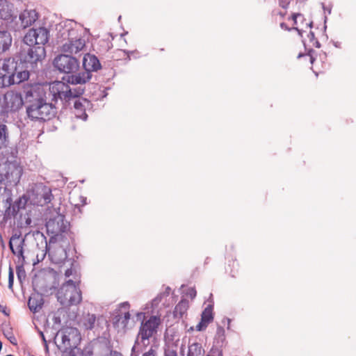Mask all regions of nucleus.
<instances>
[{
	"label": "nucleus",
	"mask_w": 356,
	"mask_h": 356,
	"mask_svg": "<svg viewBox=\"0 0 356 356\" xmlns=\"http://www.w3.org/2000/svg\"><path fill=\"white\" fill-rule=\"evenodd\" d=\"M304 56V54H303L300 53V54H298V58H300V57H302V56Z\"/></svg>",
	"instance_id": "obj_47"
},
{
	"label": "nucleus",
	"mask_w": 356,
	"mask_h": 356,
	"mask_svg": "<svg viewBox=\"0 0 356 356\" xmlns=\"http://www.w3.org/2000/svg\"><path fill=\"white\" fill-rule=\"evenodd\" d=\"M54 323L55 324H60V318L59 316H54Z\"/></svg>",
	"instance_id": "obj_42"
},
{
	"label": "nucleus",
	"mask_w": 356,
	"mask_h": 356,
	"mask_svg": "<svg viewBox=\"0 0 356 356\" xmlns=\"http://www.w3.org/2000/svg\"><path fill=\"white\" fill-rule=\"evenodd\" d=\"M46 227L48 232L55 235L65 232L67 229V222L64 221L63 216H58L53 220H49L47 222Z\"/></svg>",
	"instance_id": "obj_16"
},
{
	"label": "nucleus",
	"mask_w": 356,
	"mask_h": 356,
	"mask_svg": "<svg viewBox=\"0 0 356 356\" xmlns=\"http://www.w3.org/2000/svg\"><path fill=\"white\" fill-rule=\"evenodd\" d=\"M12 38L7 31H0V44H11Z\"/></svg>",
	"instance_id": "obj_26"
},
{
	"label": "nucleus",
	"mask_w": 356,
	"mask_h": 356,
	"mask_svg": "<svg viewBox=\"0 0 356 356\" xmlns=\"http://www.w3.org/2000/svg\"><path fill=\"white\" fill-rule=\"evenodd\" d=\"M142 356H156V350L151 347L149 350L143 354Z\"/></svg>",
	"instance_id": "obj_32"
},
{
	"label": "nucleus",
	"mask_w": 356,
	"mask_h": 356,
	"mask_svg": "<svg viewBox=\"0 0 356 356\" xmlns=\"http://www.w3.org/2000/svg\"><path fill=\"white\" fill-rule=\"evenodd\" d=\"M63 35H66L67 41L62 42V44H86L89 42L92 43V41L90 40V34L86 29H71L67 31V33H63Z\"/></svg>",
	"instance_id": "obj_9"
},
{
	"label": "nucleus",
	"mask_w": 356,
	"mask_h": 356,
	"mask_svg": "<svg viewBox=\"0 0 356 356\" xmlns=\"http://www.w3.org/2000/svg\"><path fill=\"white\" fill-rule=\"evenodd\" d=\"M30 96L33 97V89L32 88L26 92V97H30Z\"/></svg>",
	"instance_id": "obj_46"
},
{
	"label": "nucleus",
	"mask_w": 356,
	"mask_h": 356,
	"mask_svg": "<svg viewBox=\"0 0 356 356\" xmlns=\"http://www.w3.org/2000/svg\"><path fill=\"white\" fill-rule=\"evenodd\" d=\"M92 74L87 72H81L76 74H70L63 79L67 82L54 81L49 85V95L52 100L67 102L71 99L78 97L84 92L81 86L89 81Z\"/></svg>",
	"instance_id": "obj_1"
},
{
	"label": "nucleus",
	"mask_w": 356,
	"mask_h": 356,
	"mask_svg": "<svg viewBox=\"0 0 356 356\" xmlns=\"http://www.w3.org/2000/svg\"><path fill=\"white\" fill-rule=\"evenodd\" d=\"M327 11H328V12H329V13H331V10H330V9H327Z\"/></svg>",
	"instance_id": "obj_51"
},
{
	"label": "nucleus",
	"mask_w": 356,
	"mask_h": 356,
	"mask_svg": "<svg viewBox=\"0 0 356 356\" xmlns=\"http://www.w3.org/2000/svg\"><path fill=\"white\" fill-rule=\"evenodd\" d=\"M22 175V167L16 162L0 164V182L6 185L15 186Z\"/></svg>",
	"instance_id": "obj_7"
},
{
	"label": "nucleus",
	"mask_w": 356,
	"mask_h": 356,
	"mask_svg": "<svg viewBox=\"0 0 356 356\" xmlns=\"http://www.w3.org/2000/svg\"><path fill=\"white\" fill-rule=\"evenodd\" d=\"M13 282H14V273H13L12 268L10 267L9 273H8V288L10 289H13Z\"/></svg>",
	"instance_id": "obj_28"
},
{
	"label": "nucleus",
	"mask_w": 356,
	"mask_h": 356,
	"mask_svg": "<svg viewBox=\"0 0 356 356\" xmlns=\"http://www.w3.org/2000/svg\"><path fill=\"white\" fill-rule=\"evenodd\" d=\"M316 44L319 45V42L318 41L316 42Z\"/></svg>",
	"instance_id": "obj_52"
},
{
	"label": "nucleus",
	"mask_w": 356,
	"mask_h": 356,
	"mask_svg": "<svg viewBox=\"0 0 356 356\" xmlns=\"http://www.w3.org/2000/svg\"><path fill=\"white\" fill-rule=\"evenodd\" d=\"M40 336H41V337L42 339V341L44 342V346H45V349H46L47 351H48L47 342V340H46V339L44 337V335L43 332H40Z\"/></svg>",
	"instance_id": "obj_41"
},
{
	"label": "nucleus",
	"mask_w": 356,
	"mask_h": 356,
	"mask_svg": "<svg viewBox=\"0 0 356 356\" xmlns=\"http://www.w3.org/2000/svg\"><path fill=\"white\" fill-rule=\"evenodd\" d=\"M213 319L212 307L209 305L203 311L201 316V321L195 327L197 331H202L207 328L209 323Z\"/></svg>",
	"instance_id": "obj_19"
},
{
	"label": "nucleus",
	"mask_w": 356,
	"mask_h": 356,
	"mask_svg": "<svg viewBox=\"0 0 356 356\" xmlns=\"http://www.w3.org/2000/svg\"><path fill=\"white\" fill-rule=\"evenodd\" d=\"M9 46H0V54L8 49Z\"/></svg>",
	"instance_id": "obj_43"
},
{
	"label": "nucleus",
	"mask_w": 356,
	"mask_h": 356,
	"mask_svg": "<svg viewBox=\"0 0 356 356\" xmlns=\"http://www.w3.org/2000/svg\"><path fill=\"white\" fill-rule=\"evenodd\" d=\"M84 103H88L86 99L83 100Z\"/></svg>",
	"instance_id": "obj_53"
},
{
	"label": "nucleus",
	"mask_w": 356,
	"mask_h": 356,
	"mask_svg": "<svg viewBox=\"0 0 356 356\" xmlns=\"http://www.w3.org/2000/svg\"><path fill=\"white\" fill-rule=\"evenodd\" d=\"M130 314L129 312H125L124 314V316H123V318L124 320L122 321V323H126L130 318Z\"/></svg>",
	"instance_id": "obj_40"
},
{
	"label": "nucleus",
	"mask_w": 356,
	"mask_h": 356,
	"mask_svg": "<svg viewBox=\"0 0 356 356\" xmlns=\"http://www.w3.org/2000/svg\"><path fill=\"white\" fill-rule=\"evenodd\" d=\"M24 245V238L19 235L14 234L11 236L9 241V246L12 252L16 255L23 263L24 261L23 247Z\"/></svg>",
	"instance_id": "obj_14"
},
{
	"label": "nucleus",
	"mask_w": 356,
	"mask_h": 356,
	"mask_svg": "<svg viewBox=\"0 0 356 356\" xmlns=\"http://www.w3.org/2000/svg\"><path fill=\"white\" fill-rule=\"evenodd\" d=\"M307 55L309 56L310 62L312 63L314 62V60H315L314 51L312 49H309L308 52H307Z\"/></svg>",
	"instance_id": "obj_37"
},
{
	"label": "nucleus",
	"mask_w": 356,
	"mask_h": 356,
	"mask_svg": "<svg viewBox=\"0 0 356 356\" xmlns=\"http://www.w3.org/2000/svg\"><path fill=\"white\" fill-rule=\"evenodd\" d=\"M187 296H189L191 298H194L196 296V291L194 288H190L188 289V291L187 292Z\"/></svg>",
	"instance_id": "obj_34"
},
{
	"label": "nucleus",
	"mask_w": 356,
	"mask_h": 356,
	"mask_svg": "<svg viewBox=\"0 0 356 356\" xmlns=\"http://www.w3.org/2000/svg\"><path fill=\"white\" fill-rule=\"evenodd\" d=\"M29 197L33 204L44 206L51 201L53 196L49 187L42 183H36L31 186Z\"/></svg>",
	"instance_id": "obj_8"
},
{
	"label": "nucleus",
	"mask_w": 356,
	"mask_h": 356,
	"mask_svg": "<svg viewBox=\"0 0 356 356\" xmlns=\"http://www.w3.org/2000/svg\"><path fill=\"white\" fill-rule=\"evenodd\" d=\"M26 113L32 120L46 121L55 115L56 108L51 103H47L42 98H39L27 107Z\"/></svg>",
	"instance_id": "obj_3"
},
{
	"label": "nucleus",
	"mask_w": 356,
	"mask_h": 356,
	"mask_svg": "<svg viewBox=\"0 0 356 356\" xmlns=\"http://www.w3.org/2000/svg\"><path fill=\"white\" fill-rule=\"evenodd\" d=\"M327 11H328V12H329V13H331V10H330V9H327Z\"/></svg>",
	"instance_id": "obj_50"
},
{
	"label": "nucleus",
	"mask_w": 356,
	"mask_h": 356,
	"mask_svg": "<svg viewBox=\"0 0 356 356\" xmlns=\"http://www.w3.org/2000/svg\"><path fill=\"white\" fill-rule=\"evenodd\" d=\"M54 67L60 72L71 74L79 68L78 60L70 56L60 54L54 60Z\"/></svg>",
	"instance_id": "obj_11"
},
{
	"label": "nucleus",
	"mask_w": 356,
	"mask_h": 356,
	"mask_svg": "<svg viewBox=\"0 0 356 356\" xmlns=\"http://www.w3.org/2000/svg\"><path fill=\"white\" fill-rule=\"evenodd\" d=\"M83 66L84 68L83 72H89L92 74V72H97L101 68V64L98 58L95 56L87 54L84 56L83 59Z\"/></svg>",
	"instance_id": "obj_17"
},
{
	"label": "nucleus",
	"mask_w": 356,
	"mask_h": 356,
	"mask_svg": "<svg viewBox=\"0 0 356 356\" xmlns=\"http://www.w3.org/2000/svg\"><path fill=\"white\" fill-rule=\"evenodd\" d=\"M127 33H124V34H121V35H120V38H122L124 35H127Z\"/></svg>",
	"instance_id": "obj_49"
},
{
	"label": "nucleus",
	"mask_w": 356,
	"mask_h": 356,
	"mask_svg": "<svg viewBox=\"0 0 356 356\" xmlns=\"http://www.w3.org/2000/svg\"><path fill=\"white\" fill-rule=\"evenodd\" d=\"M13 4L8 0H0V17L9 20L13 17Z\"/></svg>",
	"instance_id": "obj_20"
},
{
	"label": "nucleus",
	"mask_w": 356,
	"mask_h": 356,
	"mask_svg": "<svg viewBox=\"0 0 356 356\" xmlns=\"http://www.w3.org/2000/svg\"><path fill=\"white\" fill-rule=\"evenodd\" d=\"M170 287H167L166 289H165V291L164 293H163V296H168L170 293Z\"/></svg>",
	"instance_id": "obj_44"
},
{
	"label": "nucleus",
	"mask_w": 356,
	"mask_h": 356,
	"mask_svg": "<svg viewBox=\"0 0 356 356\" xmlns=\"http://www.w3.org/2000/svg\"><path fill=\"white\" fill-rule=\"evenodd\" d=\"M44 304L42 296L39 293L32 294L28 301V306L30 310L34 313L40 311Z\"/></svg>",
	"instance_id": "obj_21"
},
{
	"label": "nucleus",
	"mask_w": 356,
	"mask_h": 356,
	"mask_svg": "<svg viewBox=\"0 0 356 356\" xmlns=\"http://www.w3.org/2000/svg\"><path fill=\"white\" fill-rule=\"evenodd\" d=\"M72 273V270L71 269H67L66 271H65V276L66 277H70Z\"/></svg>",
	"instance_id": "obj_45"
},
{
	"label": "nucleus",
	"mask_w": 356,
	"mask_h": 356,
	"mask_svg": "<svg viewBox=\"0 0 356 356\" xmlns=\"http://www.w3.org/2000/svg\"><path fill=\"white\" fill-rule=\"evenodd\" d=\"M204 350L200 343L194 342L188 345L187 356H203Z\"/></svg>",
	"instance_id": "obj_23"
},
{
	"label": "nucleus",
	"mask_w": 356,
	"mask_h": 356,
	"mask_svg": "<svg viewBox=\"0 0 356 356\" xmlns=\"http://www.w3.org/2000/svg\"><path fill=\"white\" fill-rule=\"evenodd\" d=\"M49 31L44 27L31 29L25 35L23 42L25 44H47L49 41Z\"/></svg>",
	"instance_id": "obj_10"
},
{
	"label": "nucleus",
	"mask_w": 356,
	"mask_h": 356,
	"mask_svg": "<svg viewBox=\"0 0 356 356\" xmlns=\"http://www.w3.org/2000/svg\"><path fill=\"white\" fill-rule=\"evenodd\" d=\"M24 104L21 93L14 90L6 92L0 97V113L8 115L19 111Z\"/></svg>",
	"instance_id": "obj_6"
},
{
	"label": "nucleus",
	"mask_w": 356,
	"mask_h": 356,
	"mask_svg": "<svg viewBox=\"0 0 356 356\" xmlns=\"http://www.w3.org/2000/svg\"><path fill=\"white\" fill-rule=\"evenodd\" d=\"M163 298V294H159L154 300L152 301V307L155 309L158 307L159 303L161 302Z\"/></svg>",
	"instance_id": "obj_29"
},
{
	"label": "nucleus",
	"mask_w": 356,
	"mask_h": 356,
	"mask_svg": "<svg viewBox=\"0 0 356 356\" xmlns=\"http://www.w3.org/2000/svg\"><path fill=\"white\" fill-rule=\"evenodd\" d=\"M17 274L19 280L21 281L26 276L25 271L22 267L17 268Z\"/></svg>",
	"instance_id": "obj_30"
},
{
	"label": "nucleus",
	"mask_w": 356,
	"mask_h": 356,
	"mask_svg": "<svg viewBox=\"0 0 356 356\" xmlns=\"http://www.w3.org/2000/svg\"><path fill=\"white\" fill-rule=\"evenodd\" d=\"M29 77V72L25 67L24 63L22 61L19 62V65L10 79H8L3 82V78H0V88L8 87L11 85L19 84L24 81H26Z\"/></svg>",
	"instance_id": "obj_12"
},
{
	"label": "nucleus",
	"mask_w": 356,
	"mask_h": 356,
	"mask_svg": "<svg viewBox=\"0 0 356 356\" xmlns=\"http://www.w3.org/2000/svg\"><path fill=\"white\" fill-rule=\"evenodd\" d=\"M165 356H177L176 351L173 350H165Z\"/></svg>",
	"instance_id": "obj_35"
},
{
	"label": "nucleus",
	"mask_w": 356,
	"mask_h": 356,
	"mask_svg": "<svg viewBox=\"0 0 356 356\" xmlns=\"http://www.w3.org/2000/svg\"><path fill=\"white\" fill-rule=\"evenodd\" d=\"M301 16H302V15L299 14V13H294V14L292 15L291 19L293 21L294 25H296L297 24V17H301Z\"/></svg>",
	"instance_id": "obj_39"
},
{
	"label": "nucleus",
	"mask_w": 356,
	"mask_h": 356,
	"mask_svg": "<svg viewBox=\"0 0 356 356\" xmlns=\"http://www.w3.org/2000/svg\"><path fill=\"white\" fill-rule=\"evenodd\" d=\"M46 51L44 46H30L25 61L30 63H36L45 58Z\"/></svg>",
	"instance_id": "obj_15"
},
{
	"label": "nucleus",
	"mask_w": 356,
	"mask_h": 356,
	"mask_svg": "<svg viewBox=\"0 0 356 356\" xmlns=\"http://www.w3.org/2000/svg\"><path fill=\"white\" fill-rule=\"evenodd\" d=\"M289 3L290 0H279L280 6L284 9L288 8Z\"/></svg>",
	"instance_id": "obj_33"
},
{
	"label": "nucleus",
	"mask_w": 356,
	"mask_h": 356,
	"mask_svg": "<svg viewBox=\"0 0 356 356\" xmlns=\"http://www.w3.org/2000/svg\"><path fill=\"white\" fill-rule=\"evenodd\" d=\"M19 65V63L15 60V58H9L4 60L0 70V78H3V82L10 79L15 75Z\"/></svg>",
	"instance_id": "obj_13"
},
{
	"label": "nucleus",
	"mask_w": 356,
	"mask_h": 356,
	"mask_svg": "<svg viewBox=\"0 0 356 356\" xmlns=\"http://www.w3.org/2000/svg\"><path fill=\"white\" fill-rule=\"evenodd\" d=\"M74 107L75 109V115L77 118H81L84 120L87 119L88 115L85 112V106L80 99L74 102Z\"/></svg>",
	"instance_id": "obj_24"
},
{
	"label": "nucleus",
	"mask_w": 356,
	"mask_h": 356,
	"mask_svg": "<svg viewBox=\"0 0 356 356\" xmlns=\"http://www.w3.org/2000/svg\"><path fill=\"white\" fill-rule=\"evenodd\" d=\"M38 19V13L35 10H24L19 15L21 25L24 28L31 26Z\"/></svg>",
	"instance_id": "obj_18"
},
{
	"label": "nucleus",
	"mask_w": 356,
	"mask_h": 356,
	"mask_svg": "<svg viewBox=\"0 0 356 356\" xmlns=\"http://www.w3.org/2000/svg\"><path fill=\"white\" fill-rule=\"evenodd\" d=\"M76 51H79V50H81V49H82V48H80V49H79L78 46H76Z\"/></svg>",
	"instance_id": "obj_48"
},
{
	"label": "nucleus",
	"mask_w": 356,
	"mask_h": 356,
	"mask_svg": "<svg viewBox=\"0 0 356 356\" xmlns=\"http://www.w3.org/2000/svg\"><path fill=\"white\" fill-rule=\"evenodd\" d=\"M280 27H281L282 29H284V30H286V31H291V28H289V27L287 26V24H286V23H284V22H282V23L280 24ZM292 29L298 30V28H296V27H293V28H292Z\"/></svg>",
	"instance_id": "obj_36"
},
{
	"label": "nucleus",
	"mask_w": 356,
	"mask_h": 356,
	"mask_svg": "<svg viewBox=\"0 0 356 356\" xmlns=\"http://www.w3.org/2000/svg\"><path fill=\"white\" fill-rule=\"evenodd\" d=\"M189 307V304L188 300H181L179 302V303L175 306V310L173 312L174 316L175 318H182L183 316L186 313Z\"/></svg>",
	"instance_id": "obj_22"
},
{
	"label": "nucleus",
	"mask_w": 356,
	"mask_h": 356,
	"mask_svg": "<svg viewBox=\"0 0 356 356\" xmlns=\"http://www.w3.org/2000/svg\"><path fill=\"white\" fill-rule=\"evenodd\" d=\"M1 311L3 312V313H5V311L3 310V309H1Z\"/></svg>",
	"instance_id": "obj_54"
},
{
	"label": "nucleus",
	"mask_w": 356,
	"mask_h": 356,
	"mask_svg": "<svg viewBox=\"0 0 356 356\" xmlns=\"http://www.w3.org/2000/svg\"><path fill=\"white\" fill-rule=\"evenodd\" d=\"M8 134L7 127L5 124H0V149L5 145Z\"/></svg>",
	"instance_id": "obj_27"
},
{
	"label": "nucleus",
	"mask_w": 356,
	"mask_h": 356,
	"mask_svg": "<svg viewBox=\"0 0 356 356\" xmlns=\"http://www.w3.org/2000/svg\"><path fill=\"white\" fill-rule=\"evenodd\" d=\"M301 16H302V15L299 14V13H294V14L292 15L291 19L293 21L294 25H296L297 24V17H301Z\"/></svg>",
	"instance_id": "obj_38"
},
{
	"label": "nucleus",
	"mask_w": 356,
	"mask_h": 356,
	"mask_svg": "<svg viewBox=\"0 0 356 356\" xmlns=\"http://www.w3.org/2000/svg\"><path fill=\"white\" fill-rule=\"evenodd\" d=\"M58 301L63 307H70L79 304L82 300L81 291L76 283L72 280H67L57 292Z\"/></svg>",
	"instance_id": "obj_2"
},
{
	"label": "nucleus",
	"mask_w": 356,
	"mask_h": 356,
	"mask_svg": "<svg viewBox=\"0 0 356 356\" xmlns=\"http://www.w3.org/2000/svg\"><path fill=\"white\" fill-rule=\"evenodd\" d=\"M96 321L95 314H87L81 319V324L86 330H92L94 327Z\"/></svg>",
	"instance_id": "obj_25"
},
{
	"label": "nucleus",
	"mask_w": 356,
	"mask_h": 356,
	"mask_svg": "<svg viewBox=\"0 0 356 356\" xmlns=\"http://www.w3.org/2000/svg\"><path fill=\"white\" fill-rule=\"evenodd\" d=\"M4 334L7 337V339L10 341L11 343H13V344L17 343L16 339L11 332L4 333Z\"/></svg>",
	"instance_id": "obj_31"
},
{
	"label": "nucleus",
	"mask_w": 356,
	"mask_h": 356,
	"mask_svg": "<svg viewBox=\"0 0 356 356\" xmlns=\"http://www.w3.org/2000/svg\"><path fill=\"white\" fill-rule=\"evenodd\" d=\"M1 311L3 312V313H5V311L3 310V309H1Z\"/></svg>",
	"instance_id": "obj_55"
},
{
	"label": "nucleus",
	"mask_w": 356,
	"mask_h": 356,
	"mask_svg": "<svg viewBox=\"0 0 356 356\" xmlns=\"http://www.w3.org/2000/svg\"><path fill=\"white\" fill-rule=\"evenodd\" d=\"M61 339V343L58 346L63 351L70 350V355L75 356V350L81 342V334L78 329L72 327H67L59 330L56 339Z\"/></svg>",
	"instance_id": "obj_4"
},
{
	"label": "nucleus",
	"mask_w": 356,
	"mask_h": 356,
	"mask_svg": "<svg viewBox=\"0 0 356 356\" xmlns=\"http://www.w3.org/2000/svg\"><path fill=\"white\" fill-rule=\"evenodd\" d=\"M161 324V319L159 316H152L149 319L143 321L140 326L139 332L138 333L137 339L135 345L132 348V352H135L136 349V343L140 339L145 346V341H148L152 337H154L158 332L159 325Z\"/></svg>",
	"instance_id": "obj_5"
}]
</instances>
